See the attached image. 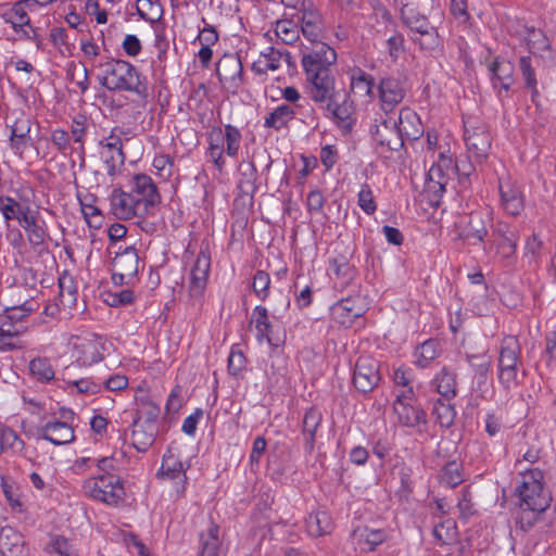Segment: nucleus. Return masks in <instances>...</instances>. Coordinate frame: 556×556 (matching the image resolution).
Masks as SVG:
<instances>
[{"instance_id": "54", "label": "nucleus", "mask_w": 556, "mask_h": 556, "mask_svg": "<svg viewBox=\"0 0 556 556\" xmlns=\"http://www.w3.org/2000/svg\"><path fill=\"white\" fill-rule=\"evenodd\" d=\"M29 371L40 382H49L54 379V370L47 357H36L29 362Z\"/></svg>"}, {"instance_id": "44", "label": "nucleus", "mask_w": 556, "mask_h": 556, "mask_svg": "<svg viewBox=\"0 0 556 556\" xmlns=\"http://www.w3.org/2000/svg\"><path fill=\"white\" fill-rule=\"evenodd\" d=\"M87 118L84 115H77L72 119L71 123V139L78 144L77 151L80 155V167L85 166V138L87 135Z\"/></svg>"}, {"instance_id": "61", "label": "nucleus", "mask_w": 556, "mask_h": 556, "mask_svg": "<svg viewBox=\"0 0 556 556\" xmlns=\"http://www.w3.org/2000/svg\"><path fill=\"white\" fill-rule=\"evenodd\" d=\"M413 41L417 43L424 51H433L440 47V38L437 29L430 25L424 29L418 36L412 37Z\"/></svg>"}, {"instance_id": "19", "label": "nucleus", "mask_w": 556, "mask_h": 556, "mask_svg": "<svg viewBox=\"0 0 556 556\" xmlns=\"http://www.w3.org/2000/svg\"><path fill=\"white\" fill-rule=\"evenodd\" d=\"M374 140L382 149L387 151H399L404 146V138L400 132L396 119H383L380 124L375 125L371 131Z\"/></svg>"}, {"instance_id": "8", "label": "nucleus", "mask_w": 556, "mask_h": 556, "mask_svg": "<svg viewBox=\"0 0 556 556\" xmlns=\"http://www.w3.org/2000/svg\"><path fill=\"white\" fill-rule=\"evenodd\" d=\"M380 364L370 355H362L357 358L354 368L352 382L361 393L371 392L380 382Z\"/></svg>"}, {"instance_id": "25", "label": "nucleus", "mask_w": 556, "mask_h": 556, "mask_svg": "<svg viewBox=\"0 0 556 556\" xmlns=\"http://www.w3.org/2000/svg\"><path fill=\"white\" fill-rule=\"evenodd\" d=\"M189 468V465L185 466V464L179 458L176 453V448L168 447L165 454L163 455L162 465L159 469L157 476L161 478L167 479H178L182 482L181 492L185 490V483L187 481L186 470Z\"/></svg>"}, {"instance_id": "42", "label": "nucleus", "mask_w": 556, "mask_h": 556, "mask_svg": "<svg viewBox=\"0 0 556 556\" xmlns=\"http://www.w3.org/2000/svg\"><path fill=\"white\" fill-rule=\"evenodd\" d=\"M523 39L529 51L533 54L551 50L548 38L541 29L533 26H525Z\"/></svg>"}, {"instance_id": "37", "label": "nucleus", "mask_w": 556, "mask_h": 556, "mask_svg": "<svg viewBox=\"0 0 556 556\" xmlns=\"http://www.w3.org/2000/svg\"><path fill=\"white\" fill-rule=\"evenodd\" d=\"M300 114L296 106L281 104L271 111L264 121V127L280 130L287 127L288 123Z\"/></svg>"}, {"instance_id": "9", "label": "nucleus", "mask_w": 556, "mask_h": 556, "mask_svg": "<svg viewBox=\"0 0 556 556\" xmlns=\"http://www.w3.org/2000/svg\"><path fill=\"white\" fill-rule=\"evenodd\" d=\"M290 16L295 17L298 25H301V33L309 42L323 41V16L312 2H303L298 13H292Z\"/></svg>"}, {"instance_id": "43", "label": "nucleus", "mask_w": 556, "mask_h": 556, "mask_svg": "<svg viewBox=\"0 0 556 556\" xmlns=\"http://www.w3.org/2000/svg\"><path fill=\"white\" fill-rule=\"evenodd\" d=\"M282 52L268 47L261 53L260 59L253 63L252 70L257 74H264L268 71H277L281 65Z\"/></svg>"}, {"instance_id": "28", "label": "nucleus", "mask_w": 556, "mask_h": 556, "mask_svg": "<svg viewBox=\"0 0 556 556\" xmlns=\"http://www.w3.org/2000/svg\"><path fill=\"white\" fill-rule=\"evenodd\" d=\"M157 434V425L144 424L140 419H134L131 431V444L138 452H146L153 444Z\"/></svg>"}, {"instance_id": "56", "label": "nucleus", "mask_w": 556, "mask_h": 556, "mask_svg": "<svg viewBox=\"0 0 556 556\" xmlns=\"http://www.w3.org/2000/svg\"><path fill=\"white\" fill-rule=\"evenodd\" d=\"M467 361L478 378V382L485 383L492 364L491 356L488 354L467 355Z\"/></svg>"}, {"instance_id": "15", "label": "nucleus", "mask_w": 556, "mask_h": 556, "mask_svg": "<svg viewBox=\"0 0 556 556\" xmlns=\"http://www.w3.org/2000/svg\"><path fill=\"white\" fill-rule=\"evenodd\" d=\"M381 109L391 113L404 100L407 88L405 81L396 77H384L378 86Z\"/></svg>"}, {"instance_id": "6", "label": "nucleus", "mask_w": 556, "mask_h": 556, "mask_svg": "<svg viewBox=\"0 0 556 556\" xmlns=\"http://www.w3.org/2000/svg\"><path fill=\"white\" fill-rule=\"evenodd\" d=\"M129 194L137 203V208L147 216L161 202V195L153 179L146 174H137L129 180Z\"/></svg>"}, {"instance_id": "26", "label": "nucleus", "mask_w": 556, "mask_h": 556, "mask_svg": "<svg viewBox=\"0 0 556 556\" xmlns=\"http://www.w3.org/2000/svg\"><path fill=\"white\" fill-rule=\"evenodd\" d=\"M23 535L12 527L0 530V554L2 556H26Z\"/></svg>"}, {"instance_id": "16", "label": "nucleus", "mask_w": 556, "mask_h": 556, "mask_svg": "<svg viewBox=\"0 0 556 556\" xmlns=\"http://www.w3.org/2000/svg\"><path fill=\"white\" fill-rule=\"evenodd\" d=\"M492 217L489 210H478L470 213L467 224L459 231V238L469 244H477L483 241L488 235V226Z\"/></svg>"}, {"instance_id": "5", "label": "nucleus", "mask_w": 556, "mask_h": 556, "mask_svg": "<svg viewBox=\"0 0 556 556\" xmlns=\"http://www.w3.org/2000/svg\"><path fill=\"white\" fill-rule=\"evenodd\" d=\"M464 140L470 160L482 163L489 156L492 138L488 127L477 121L465 122Z\"/></svg>"}, {"instance_id": "12", "label": "nucleus", "mask_w": 556, "mask_h": 556, "mask_svg": "<svg viewBox=\"0 0 556 556\" xmlns=\"http://www.w3.org/2000/svg\"><path fill=\"white\" fill-rule=\"evenodd\" d=\"M312 45L313 48L311 51L304 53L302 56V66L304 72H332V67L337 62V52L334 49L324 41Z\"/></svg>"}, {"instance_id": "63", "label": "nucleus", "mask_w": 556, "mask_h": 556, "mask_svg": "<svg viewBox=\"0 0 556 556\" xmlns=\"http://www.w3.org/2000/svg\"><path fill=\"white\" fill-rule=\"evenodd\" d=\"M519 68L526 81L527 88L531 90L532 100L534 101V99L539 96V91L536 87L538 80L535 78V72L531 65L530 56H521L519 59Z\"/></svg>"}, {"instance_id": "64", "label": "nucleus", "mask_w": 556, "mask_h": 556, "mask_svg": "<svg viewBox=\"0 0 556 556\" xmlns=\"http://www.w3.org/2000/svg\"><path fill=\"white\" fill-rule=\"evenodd\" d=\"M50 140L58 152H60L62 155L67 156L72 153L73 148L71 146V136L70 132L65 129H53L51 131Z\"/></svg>"}, {"instance_id": "20", "label": "nucleus", "mask_w": 556, "mask_h": 556, "mask_svg": "<svg viewBox=\"0 0 556 556\" xmlns=\"http://www.w3.org/2000/svg\"><path fill=\"white\" fill-rule=\"evenodd\" d=\"M61 416L63 419H67V416H73V412L62 410ZM40 437L54 445L68 444L75 439L74 429L66 420L47 422L40 429Z\"/></svg>"}, {"instance_id": "38", "label": "nucleus", "mask_w": 556, "mask_h": 556, "mask_svg": "<svg viewBox=\"0 0 556 556\" xmlns=\"http://www.w3.org/2000/svg\"><path fill=\"white\" fill-rule=\"evenodd\" d=\"M35 10L27 0H20L3 14L5 22L10 23L15 30L21 29L23 26L30 25L28 11Z\"/></svg>"}, {"instance_id": "32", "label": "nucleus", "mask_w": 556, "mask_h": 556, "mask_svg": "<svg viewBox=\"0 0 556 556\" xmlns=\"http://www.w3.org/2000/svg\"><path fill=\"white\" fill-rule=\"evenodd\" d=\"M492 75V83L495 88L501 87L509 90L514 83V64L504 59H495L489 66Z\"/></svg>"}, {"instance_id": "36", "label": "nucleus", "mask_w": 556, "mask_h": 556, "mask_svg": "<svg viewBox=\"0 0 556 556\" xmlns=\"http://www.w3.org/2000/svg\"><path fill=\"white\" fill-rule=\"evenodd\" d=\"M224 152L226 151L224 149L223 129L220 127L213 128L208 134L207 155L219 172H222L226 165Z\"/></svg>"}, {"instance_id": "14", "label": "nucleus", "mask_w": 556, "mask_h": 556, "mask_svg": "<svg viewBox=\"0 0 556 556\" xmlns=\"http://www.w3.org/2000/svg\"><path fill=\"white\" fill-rule=\"evenodd\" d=\"M242 63L237 54H224L216 65V74L225 89L237 93L242 86Z\"/></svg>"}, {"instance_id": "21", "label": "nucleus", "mask_w": 556, "mask_h": 556, "mask_svg": "<svg viewBox=\"0 0 556 556\" xmlns=\"http://www.w3.org/2000/svg\"><path fill=\"white\" fill-rule=\"evenodd\" d=\"M501 204L505 212L511 216L519 215L525 208V197L520 187L510 179H498Z\"/></svg>"}, {"instance_id": "29", "label": "nucleus", "mask_w": 556, "mask_h": 556, "mask_svg": "<svg viewBox=\"0 0 556 556\" xmlns=\"http://www.w3.org/2000/svg\"><path fill=\"white\" fill-rule=\"evenodd\" d=\"M33 119L29 116L21 114L11 126L10 142L14 150L23 151L31 144Z\"/></svg>"}, {"instance_id": "24", "label": "nucleus", "mask_w": 556, "mask_h": 556, "mask_svg": "<svg viewBox=\"0 0 556 556\" xmlns=\"http://www.w3.org/2000/svg\"><path fill=\"white\" fill-rule=\"evenodd\" d=\"M24 331L23 324H14L9 314H0V352L22 349L17 339Z\"/></svg>"}, {"instance_id": "23", "label": "nucleus", "mask_w": 556, "mask_h": 556, "mask_svg": "<svg viewBox=\"0 0 556 556\" xmlns=\"http://www.w3.org/2000/svg\"><path fill=\"white\" fill-rule=\"evenodd\" d=\"M110 205L112 214L118 219H130L135 216H146L141 210L137 208V203L128 191L116 188L110 195Z\"/></svg>"}, {"instance_id": "34", "label": "nucleus", "mask_w": 556, "mask_h": 556, "mask_svg": "<svg viewBox=\"0 0 556 556\" xmlns=\"http://www.w3.org/2000/svg\"><path fill=\"white\" fill-rule=\"evenodd\" d=\"M251 324L256 329V339L258 342L267 341L270 345H275L273 342V325L268 318L267 308L264 306H256L251 315Z\"/></svg>"}, {"instance_id": "33", "label": "nucleus", "mask_w": 556, "mask_h": 556, "mask_svg": "<svg viewBox=\"0 0 556 556\" xmlns=\"http://www.w3.org/2000/svg\"><path fill=\"white\" fill-rule=\"evenodd\" d=\"M222 543L219 540V527L211 522L206 531L200 533V555L199 556H224Z\"/></svg>"}, {"instance_id": "27", "label": "nucleus", "mask_w": 556, "mask_h": 556, "mask_svg": "<svg viewBox=\"0 0 556 556\" xmlns=\"http://www.w3.org/2000/svg\"><path fill=\"white\" fill-rule=\"evenodd\" d=\"M494 232L500 237L497 253L506 260L515 256L519 240V232L508 224L497 223Z\"/></svg>"}, {"instance_id": "51", "label": "nucleus", "mask_w": 556, "mask_h": 556, "mask_svg": "<svg viewBox=\"0 0 556 556\" xmlns=\"http://www.w3.org/2000/svg\"><path fill=\"white\" fill-rule=\"evenodd\" d=\"M433 536L441 544H452L457 540V527L455 520L447 518L433 528Z\"/></svg>"}, {"instance_id": "49", "label": "nucleus", "mask_w": 556, "mask_h": 556, "mask_svg": "<svg viewBox=\"0 0 556 556\" xmlns=\"http://www.w3.org/2000/svg\"><path fill=\"white\" fill-rule=\"evenodd\" d=\"M448 181V174L440 169V166H431L428 172L426 190L432 193L437 201L442 197Z\"/></svg>"}, {"instance_id": "40", "label": "nucleus", "mask_w": 556, "mask_h": 556, "mask_svg": "<svg viewBox=\"0 0 556 556\" xmlns=\"http://www.w3.org/2000/svg\"><path fill=\"white\" fill-rule=\"evenodd\" d=\"M332 314L338 323L350 326L362 315V307H356L351 299H342L332 306Z\"/></svg>"}, {"instance_id": "3", "label": "nucleus", "mask_w": 556, "mask_h": 556, "mask_svg": "<svg viewBox=\"0 0 556 556\" xmlns=\"http://www.w3.org/2000/svg\"><path fill=\"white\" fill-rule=\"evenodd\" d=\"M542 480L543 472L538 468L521 476V483L517 488L521 509L543 513L549 507L552 497L544 490Z\"/></svg>"}, {"instance_id": "22", "label": "nucleus", "mask_w": 556, "mask_h": 556, "mask_svg": "<svg viewBox=\"0 0 556 556\" xmlns=\"http://www.w3.org/2000/svg\"><path fill=\"white\" fill-rule=\"evenodd\" d=\"M211 269V256L205 250H201L191 269L189 292L192 298L203 294Z\"/></svg>"}, {"instance_id": "13", "label": "nucleus", "mask_w": 556, "mask_h": 556, "mask_svg": "<svg viewBox=\"0 0 556 556\" xmlns=\"http://www.w3.org/2000/svg\"><path fill=\"white\" fill-rule=\"evenodd\" d=\"M121 134L122 130L113 128L111 134L99 142L102 149L101 157L106 166L108 175L111 177L116 175L118 167L124 164L126 159Z\"/></svg>"}, {"instance_id": "52", "label": "nucleus", "mask_w": 556, "mask_h": 556, "mask_svg": "<svg viewBox=\"0 0 556 556\" xmlns=\"http://www.w3.org/2000/svg\"><path fill=\"white\" fill-rule=\"evenodd\" d=\"M432 415L441 427L448 428L454 424L456 410L454 405L439 399L433 403Z\"/></svg>"}, {"instance_id": "2", "label": "nucleus", "mask_w": 556, "mask_h": 556, "mask_svg": "<svg viewBox=\"0 0 556 556\" xmlns=\"http://www.w3.org/2000/svg\"><path fill=\"white\" fill-rule=\"evenodd\" d=\"M521 346L515 336H506L501 340L498 349V381L504 389L510 390L520 383Z\"/></svg>"}, {"instance_id": "62", "label": "nucleus", "mask_w": 556, "mask_h": 556, "mask_svg": "<svg viewBox=\"0 0 556 556\" xmlns=\"http://www.w3.org/2000/svg\"><path fill=\"white\" fill-rule=\"evenodd\" d=\"M416 365L426 368L431 361L438 356V342L434 340L425 341L416 351Z\"/></svg>"}, {"instance_id": "4", "label": "nucleus", "mask_w": 556, "mask_h": 556, "mask_svg": "<svg viewBox=\"0 0 556 556\" xmlns=\"http://www.w3.org/2000/svg\"><path fill=\"white\" fill-rule=\"evenodd\" d=\"M84 493L98 502L111 506H118L125 496L121 478L116 475H98L84 481Z\"/></svg>"}, {"instance_id": "47", "label": "nucleus", "mask_w": 556, "mask_h": 556, "mask_svg": "<svg viewBox=\"0 0 556 556\" xmlns=\"http://www.w3.org/2000/svg\"><path fill=\"white\" fill-rule=\"evenodd\" d=\"M275 35L286 45H293L300 37L295 17L281 18L275 23Z\"/></svg>"}, {"instance_id": "10", "label": "nucleus", "mask_w": 556, "mask_h": 556, "mask_svg": "<svg viewBox=\"0 0 556 556\" xmlns=\"http://www.w3.org/2000/svg\"><path fill=\"white\" fill-rule=\"evenodd\" d=\"M112 280L116 286L130 285L139 270V255L134 247L116 253L112 261Z\"/></svg>"}, {"instance_id": "31", "label": "nucleus", "mask_w": 556, "mask_h": 556, "mask_svg": "<svg viewBox=\"0 0 556 556\" xmlns=\"http://www.w3.org/2000/svg\"><path fill=\"white\" fill-rule=\"evenodd\" d=\"M353 539L363 552H372L379 544L386 541L387 533L381 529L358 527L353 531Z\"/></svg>"}, {"instance_id": "48", "label": "nucleus", "mask_w": 556, "mask_h": 556, "mask_svg": "<svg viewBox=\"0 0 556 556\" xmlns=\"http://www.w3.org/2000/svg\"><path fill=\"white\" fill-rule=\"evenodd\" d=\"M20 224L25 230L27 240L31 247L36 248L45 243L46 230L37 223L35 216L30 215V212L23 217Z\"/></svg>"}, {"instance_id": "46", "label": "nucleus", "mask_w": 556, "mask_h": 556, "mask_svg": "<svg viewBox=\"0 0 556 556\" xmlns=\"http://www.w3.org/2000/svg\"><path fill=\"white\" fill-rule=\"evenodd\" d=\"M59 288L60 305L63 308H73L77 302V288L73 277L66 274L62 275L59 278Z\"/></svg>"}, {"instance_id": "58", "label": "nucleus", "mask_w": 556, "mask_h": 556, "mask_svg": "<svg viewBox=\"0 0 556 556\" xmlns=\"http://www.w3.org/2000/svg\"><path fill=\"white\" fill-rule=\"evenodd\" d=\"M160 407L148 397H140L135 419H140L144 424L157 425Z\"/></svg>"}, {"instance_id": "45", "label": "nucleus", "mask_w": 556, "mask_h": 556, "mask_svg": "<svg viewBox=\"0 0 556 556\" xmlns=\"http://www.w3.org/2000/svg\"><path fill=\"white\" fill-rule=\"evenodd\" d=\"M0 212L7 223L10 220H17L18 223L23 217L30 212L28 205H22L11 197H0Z\"/></svg>"}, {"instance_id": "30", "label": "nucleus", "mask_w": 556, "mask_h": 556, "mask_svg": "<svg viewBox=\"0 0 556 556\" xmlns=\"http://www.w3.org/2000/svg\"><path fill=\"white\" fill-rule=\"evenodd\" d=\"M396 123L403 138L416 140L422 135L421 122L418 115L409 108L400 110Z\"/></svg>"}, {"instance_id": "60", "label": "nucleus", "mask_w": 556, "mask_h": 556, "mask_svg": "<svg viewBox=\"0 0 556 556\" xmlns=\"http://www.w3.org/2000/svg\"><path fill=\"white\" fill-rule=\"evenodd\" d=\"M137 12L142 20L154 23L162 17L163 10L159 0H137Z\"/></svg>"}, {"instance_id": "50", "label": "nucleus", "mask_w": 556, "mask_h": 556, "mask_svg": "<svg viewBox=\"0 0 556 556\" xmlns=\"http://www.w3.org/2000/svg\"><path fill=\"white\" fill-rule=\"evenodd\" d=\"M374 85L372 76L359 68L351 76V91L359 97L371 96Z\"/></svg>"}, {"instance_id": "11", "label": "nucleus", "mask_w": 556, "mask_h": 556, "mask_svg": "<svg viewBox=\"0 0 556 556\" xmlns=\"http://www.w3.org/2000/svg\"><path fill=\"white\" fill-rule=\"evenodd\" d=\"M353 104L345 89L326 101V116L329 117L343 132H350L353 127Z\"/></svg>"}, {"instance_id": "41", "label": "nucleus", "mask_w": 556, "mask_h": 556, "mask_svg": "<svg viewBox=\"0 0 556 556\" xmlns=\"http://www.w3.org/2000/svg\"><path fill=\"white\" fill-rule=\"evenodd\" d=\"M321 413L316 408H309L303 418V435L305 450L311 453L315 445V434L321 422Z\"/></svg>"}, {"instance_id": "53", "label": "nucleus", "mask_w": 556, "mask_h": 556, "mask_svg": "<svg viewBox=\"0 0 556 556\" xmlns=\"http://www.w3.org/2000/svg\"><path fill=\"white\" fill-rule=\"evenodd\" d=\"M239 188L245 193H254L256 190L257 172L252 162H241L239 165Z\"/></svg>"}, {"instance_id": "55", "label": "nucleus", "mask_w": 556, "mask_h": 556, "mask_svg": "<svg viewBox=\"0 0 556 556\" xmlns=\"http://www.w3.org/2000/svg\"><path fill=\"white\" fill-rule=\"evenodd\" d=\"M282 98L287 102H290L289 105L296 106V111L299 113H301V115H303L304 117L313 116V114H314L313 106L305 99H303V103L301 102L302 96L295 87H292V86L286 87L282 90Z\"/></svg>"}, {"instance_id": "57", "label": "nucleus", "mask_w": 556, "mask_h": 556, "mask_svg": "<svg viewBox=\"0 0 556 556\" xmlns=\"http://www.w3.org/2000/svg\"><path fill=\"white\" fill-rule=\"evenodd\" d=\"M462 464L448 462L441 470L440 482L448 488H455L464 481Z\"/></svg>"}, {"instance_id": "7", "label": "nucleus", "mask_w": 556, "mask_h": 556, "mask_svg": "<svg viewBox=\"0 0 556 556\" xmlns=\"http://www.w3.org/2000/svg\"><path fill=\"white\" fill-rule=\"evenodd\" d=\"M414 396L412 387L396 394L393 412L401 426L415 428L427 422L426 413L419 405L414 404Z\"/></svg>"}, {"instance_id": "59", "label": "nucleus", "mask_w": 556, "mask_h": 556, "mask_svg": "<svg viewBox=\"0 0 556 556\" xmlns=\"http://www.w3.org/2000/svg\"><path fill=\"white\" fill-rule=\"evenodd\" d=\"M224 144L226 143V154L236 157L240 150L242 135L238 127L227 124L223 130Z\"/></svg>"}, {"instance_id": "1", "label": "nucleus", "mask_w": 556, "mask_h": 556, "mask_svg": "<svg viewBox=\"0 0 556 556\" xmlns=\"http://www.w3.org/2000/svg\"><path fill=\"white\" fill-rule=\"evenodd\" d=\"M97 67L101 71L98 79L101 86L110 91H128L147 97L148 87L138 70L127 61L110 59L99 63Z\"/></svg>"}, {"instance_id": "18", "label": "nucleus", "mask_w": 556, "mask_h": 556, "mask_svg": "<svg viewBox=\"0 0 556 556\" xmlns=\"http://www.w3.org/2000/svg\"><path fill=\"white\" fill-rule=\"evenodd\" d=\"M309 83V97L316 103H325L328 99L339 93L336 89L332 72L321 71L320 73H305Z\"/></svg>"}, {"instance_id": "39", "label": "nucleus", "mask_w": 556, "mask_h": 556, "mask_svg": "<svg viewBox=\"0 0 556 556\" xmlns=\"http://www.w3.org/2000/svg\"><path fill=\"white\" fill-rule=\"evenodd\" d=\"M306 531L311 536H320L330 533L332 520L327 511L318 510L311 513L305 519Z\"/></svg>"}, {"instance_id": "17", "label": "nucleus", "mask_w": 556, "mask_h": 556, "mask_svg": "<svg viewBox=\"0 0 556 556\" xmlns=\"http://www.w3.org/2000/svg\"><path fill=\"white\" fill-rule=\"evenodd\" d=\"M106 345L108 341L97 334L81 339L74 345L76 361L83 366H91L102 361L103 354L108 350Z\"/></svg>"}, {"instance_id": "35", "label": "nucleus", "mask_w": 556, "mask_h": 556, "mask_svg": "<svg viewBox=\"0 0 556 556\" xmlns=\"http://www.w3.org/2000/svg\"><path fill=\"white\" fill-rule=\"evenodd\" d=\"M432 383L440 395L450 401L457 394L456 374L443 367L433 378Z\"/></svg>"}]
</instances>
